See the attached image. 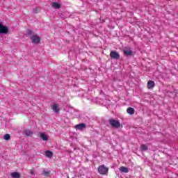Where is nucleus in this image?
I'll return each mask as SVG.
<instances>
[{
  "instance_id": "obj_1",
  "label": "nucleus",
  "mask_w": 178,
  "mask_h": 178,
  "mask_svg": "<svg viewBox=\"0 0 178 178\" xmlns=\"http://www.w3.org/2000/svg\"><path fill=\"white\" fill-rule=\"evenodd\" d=\"M97 172L99 173V175H102V176H105L108 175L109 172V168L105 166V165H99L97 168Z\"/></svg>"
},
{
  "instance_id": "obj_2",
  "label": "nucleus",
  "mask_w": 178,
  "mask_h": 178,
  "mask_svg": "<svg viewBox=\"0 0 178 178\" xmlns=\"http://www.w3.org/2000/svg\"><path fill=\"white\" fill-rule=\"evenodd\" d=\"M109 123L112 127H115V129H119L120 127L121 124L120 122L118 120H116L115 119H110Z\"/></svg>"
},
{
  "instance_id": "obj_3",
  "label": "nucleus",
  "mask_w": 178,
  "mask_h": 178,
  "mask_svg": "<svg viewBox=\"0 0 178 178\" xmlns=\"http://www.w3.org/2000/svg\"><path fill=\"white\" fill-rule=\"evenodd\" d=\"M9 33V28L2 24V22H0V34H8Z\"/></svg>"
},
{
  "instance_id": "obj_4",
  "label": "nucleus",
  "mask_w": 178,
  "mask_h": 178,
  "mask_svg": "<svg viewBox=\"0 0 178 178\" xmlns=\"http://www.w3.org/2000/svg\"><path fill=\"white\" fill-rule=\"evenodd\" d=\"M110 58L115 59L116 60L120 59V54L116 51H111L110 53Z\"/></svg>"
},
{
  "instance_id": "obj_5",
  "label": "nucleus",
  "mask_w": 178,
  "mask_h": 178,
  "mask_svg": "<svg viewBox=\"0 0 178 178\" xmlns=\"http://www.w3.org/2000/svg\"><path fill=\"white\" fill-rule=\"evenodd\" d=\"M31 40L33 44H40V41H41V38H39L38 35H32Z\"/></svg>"
},
{
  "instance_id": "obj_6",
  "label": "nucleus",
  "mask_w": 178,
  "mask_h": 178,
  "mask_svg": "<svg viewBox=\"0 0 178 178\" xmlns=\"http://www.w3.org/2000/svg\"><path fill=\"white\" fill-rule=\"evenodd\" d=\"M123 54L124 56H132L133 51L130 49H124Z\"/></svg>"
},
{
  "instance_id": "obj_7",
  "label": "nucleus",
  "mask_w": 178,
  "mask_h": 178,
  "mask_svg": "<svg viewBox=\"0 0 178 178\" xmlns=\"http://www.w3.org/2000/svg\"><path fill=\"white\" fill-rule=\"evenodd\" d=\"M51 109L54 113H59L60 112V108H59V106L56 104L52 106Z\"/></svg>"
},
{
  "instance_id": "obj_8",
  "label": "nucleus",
  "mask_w": 178,
  "mask_h": 178,
  "mask_svg": "<svg viewBox=\"0 0 178 178\" xmlns=\"http://www.w3.org/2000/svg\"><path fill=\"white\" fill-rule=\"evenodd\" d=\"M86 126L85 123L79 124L75 126V129L76 130H83V129H86Z\"/></svg>"
},
{
  "instance_id": "obj_9",
  "label": "nucleus",
  "mask_w": 178,
  "mask_h": 178,
  "mask_svg": "<svg viewBox=\"0 0 178 178\" xmlns=\"http://www.w3.org/2000/svg\"><path fill=\"white\" fill-rule=\"evenodd\" d=\"M155 87V82L154 81H149L147 82V88L151 90L152 88H154Z\"/></svg>"
},
{
  "instance_id": "obj_10",
  "label": "nucleus",
  "mask_w": 178,
  "mask_h": 178,
  "mask_svg": "<svg viewBox=\"0 0 178 178\" xmlns=\"http://www.w3.org/2000/svg\"><path fill=\"white\" fill-rule=\"evenodd\" d=\"M24 134H26V137H32L33 134H34V132L30 129H26L24 131Z\"/></svg>"
},
{
  "instance_id": "obj_11",
  "label": "nucleus",
  "mask_w": 178,
  "mask_h": 178,
  "mask_svg": "<svg viewBox=\"0 0 178 178\" xmlns=\"http://www.w3.org/2000/svg\"><path fill=\"white\" fill-rule=\"evenodd\" d=\"M10 176L13 178H20V173L17 172H11Z\"/></svg>"
},
{
  "instance_id": "obj_12",
  "label": "nucleus",
  "mask_w": 178,
  "mask_h": 178,
  "mask_svg": "<svg viewBox=\"0 0 178 178\" xmlns=\"http://www.w3.org/2000/svg\"><path fill=\"white\" fill-rule=\"evenodd\" d=\"M127 113H129V115H134L136 111L134 110V108H133L131 107H129L127 109Z\"/></svg>"
},
{
  "instance_id": "obj_13",
  "label": "nucleus",
  "mask_w": 178,
  "mask_h": 178,
  "mask_svg": "<svg viewBox=\"0 0 178 178\" xmlns=\"http://www.w3.org/2000/svg\"><path fill=\"white\" fill-rule=\"evenodd\" d=\"M140 150L142 152L148 151V145H141L140 147Z\"/></svg>"
},
{
  "instance_id": "obj_14",
  "label": "nucleus",
  "mask_w": 178,
  "mask_h": 178,
  "mask_svg": "<svg viewBox=\"0 0 178 178\" xmlns=\"http://www.w3.org/2000/svg\"><path fill=\"white\" fill-rule=\"evenodd\" d=\"M120 170L122 172V173H129V169L124 166H122L120 168Z\"/></svg>"
},
{
  "instance_id": "obj_15",
  "label": "nucleus",
  "mask_w": 178,
  "mask_h": 178,
  "mask_svg": "<svg viewBox=\"0 0 178 178\" xmlns=\"http://www.w3.org/2000/svg\"><path fill=\"white\" fill-rule=\"evenodd\" d=\"M40 138H42V140H43V141H48V137L44 133L40 134Z\"/></svg>"
},
{
  "instance_id": "obj_16",
  "label": "nucleus",
  "mask_w": 178,
  "mask_h": 178,
  "mask_svg": "<svg viewBox=\"0 0 178 178\" xmlns=\"http://www.w3.org/2000/svg\"><path fill=\"white\" fill-rule=\"evenodd\" d=\"M45 155L47 156V158H52V156H54V153H52L51 151H47L45 152Z\"/></svg>"
},
{
  "instance_id": "obj_17",
  "label": "nucleus",
  "mask_w": 178,
  "mask_h": 178,
  "mask_svg": "<svg viewBox=\"0 0 178 178\" xmlns=\"http://www.w3.org/2000/svg\"><path fill=\"white\" fill-rule=\"evenodd\" d=\"M52 6L53 8H55V9H59V8H60V4L57 2H54L52 3Z\"/></svg>"
},
{
  "instance_id": "obj_18",
  "label": "nucleus",
  "mask_w": 178,
  "mask_h": 178,
  "mask_svg": "<svg viewBox=\"0 0 178 178\" xmlns=\"http://www.w3.org/2000/svg\"><path fill=\"white\" fill-rule=\"evenodd\" d=\"M50 174H51V171H47L45 170H43V173H42L43 176H45L47 177L48 176H49Z\"/></svg>"
},
{
  "instance_id": "obj_19",
  "label": "nucleus",
  "mask_w": 178,
  "mask_h": 178,
  "mask_svg": "<svg viewBox=\"0 0 178 178\" xmlns=\"http://www.w3.org/2000/svg\"><path fill=\"white\" fill-rule=\"evenodd\" d=\"M3 138L6 140V141H8V140H10V135L7 134L4 135Z\"/></svg>"
},
{
  "instance_id": "obj_20",
  "label": "nucleus",
  "mask_w": 178,
  "mask_h": 178,
  "mask_svg": "<svg viewBox=\"0 0 178 178\" xmlns=\"http://www.w3.org/2000/svg\"><path fill=\"white\" fill-rule=\"evenodd\" d=\"M31 34H33V31L28 29L27 30V35H31Z\"/></svg>"
},
{
  "instance_id": "obj_21",
  "label": "nucleus",
  "mask_w": 178,
  "mask_h": 178,
  "mask_svg": "<svg viewBox=\"0 0 178 178\" xmlns=\"http://www.w3.org/2000/svg\"><path fill=\"white\" fill-rule=\"evenodd\" d=\"M33 13H38V8H35L33 9Z\"/></svg>"
},
{
  "instance_id": "obj_22",
  "label": "nucleus",
  "mask_w": 178,
  "mask_h": 178,
  "mask_svg": "<svg viewBox=\"0 0 178 178\" xmlns=\"http://www.w3.org/2000/svg\"><path fill=\"white\" fill-rule=\"evenodd\" d=\"M30 173H31V175H32L33 176H34V170H30Z\"/></svg>"
}]
</instances>
